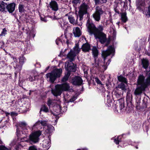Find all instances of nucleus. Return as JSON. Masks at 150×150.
I'll return each instance as SVG.
<instances>
[{
    "label": "nucleus",
    "instance_id": "obj_38",
    "mask_svg": "<svg viewBox=\"0 0 150 150\" xmlns=\"http://www.w3.org/2000/svg\"><path fill=\"white\" fill-rule=\"evenodd\" d=\"M28 150H37V149L35 146H33L29 147Z\"/></svg>",
    "mask_w": 150,
    "mask_h": 150
},
{
    "label": "nucleus",
    "instance_id": "obj_24",
    "mask_svg": "<svg viewBox=\"0 0 150 150\" xmlns=\"http://www.w3.org/2000/svg\"><path fill=\"white\" fill-rule=\"evenodd\" d=\"M117 79L119 81L122 82V83H124L126 84L127 83V79L122 76L120 75L118 76Z\"/></svg>",
    "mask_w": 150,
    "mask_h": 150
},
{
    "label": "nucleus",
    "instance_id": "obj_49",
    "mask_svg": "<svg viewBox=\"0 0 150 150\" xmlns=\"http://www.w3.org/2000/svg\"><path fill=\"white\" fill-rule=\"evenodd\" d=\"M119 23H120L119 22H118L117 23V24H118V25H119Z\"/></svg>",
    "mask_w": 150,
    "mask_h": 150
},
{
    "label": "nucleus",
    "instance_id": "obj_13",
    "mask_svg": "<svg viewBox=\"0 0 150 150\" xmlns=\"http://www.w3.org/2000/svg\"><path fill=\"white\" fill-rule=\"evenodd\" d=\"M67 62L66 63L65 67L68 72L71 71L74 72L76 71V69L73 63H71L69 64Z\"/></svg>",
    "mask_w": 150,
    "mask_h": 150
},
{
    "label": "nucleus",
    "instance_id": "obj_29",
    "mask_svg": "<svg viewBox=\"0 0 150 150\" xmlns=\"http://www.w3.org/2000/svg\"><path fill=\"white\" fill-rule=\"evenodd\" d=\"M121 20L122 22L125 23L127 20V18L126 16V14L125 13H124L121 15Z\"/></svg>",
    "mask_w": 150,
    "mask_h": 150
},
{
    "label": "nucleus",
    "instance_id": "obj_8",
    "mask_svg": "<svg viewBox=\"0 0 150 150\" xmlns=\"http://www.w3.org/2000/svg\"><path fill=\"white\" fill-rule=\"evenodd\" d=\"M110 62V61L109 59L108 60V62H107L106 65L105 64L103 65V63L101 62L99 60L98 61H96L95 66V67H98L99 70L101 72H104L107 68V66H106V65H109ZM104 64H105V63H104Z\"/></svg>",
    "mask_w": 150,
    "mask_h": 150
},
{
    "label": "nucleus",
    "instance_id": "obj_36",
    "mask_svg": "<svg viewBox=\"0 0 150 150\" xmlns=\"http://www.w3.org/2000/svg\"><path fill=\"white\" fill-rule=\"evenodd\" d=\"M0 150H10V149L6 148L4 146L1 145L0 146Z\"/></svg>",
    "mask_w": 150,
    "mask_h": 150
},
{
    "label": "nucleus",
    "instance_id": "obj_9",
    "mask_svg": "<svg viewBox=\"0 0 150 150\" xmlns=\"http://www.w3.org/2000/svg\"><path fill=\"white\" fill-rule=\"evenodd\" d=\"M96 10L93 14V16L94 19L96 21H98L100 18V16L103 13V11L102 8L97 6L96 8Z\"/></svg>",
    "mask_w": 150,
    "mask_h": 150
},
{
    "label": "nucleus",
    "instance_id": "obj_48",
    "mask_svg": "<svg viewBox=\"0 0 150 150\" xmlns=\"http://www.w3.org/2000/svg\"><path fill=\"white\" fill-rule=\"evenodd\" d=\"M14 144H15V143L13 144V143H12L11 144V145H13Z\"/></svg>",
    "mask_w": 150,
    "mask_h": 150
},
{
    "label": "nucleus",
    "instance_id": "obj_46",
    "mask_svg": "<svg viewBox=\"0 0 150 150\" xmlns=\"http://www.w3.org/2000/svg\"><path fill=\"white\" fill-rule=\"evenodd\" d=\"M2 144V142L1 141V139H0V144Z\"/></svg>",
    "mask_w": 150,
    "mask_h": 150
},
{
    "label": "nucleus",
    "instance_id": "obj_41",
    "mask_svg": "<svg viewBox=\"0 0 150 150\" xmlns=\"http://www.w3.org/2000/svg\"><path fill=\"white\" fill-rule=\"evenodd\" d=\"M120 137V136H119L117 137V138L114 139V142L117 144H118L119 142L120 141V140L119 139V138Z\"/></svg>",
    "mask_w": 150,
    "mask_h": 150
},
{
    "label": "nucleus",
    "instance_id": "obj_45",
    "mask_svg": "<svg viewBox=\"0 0 150 150\" xmlns=\"http://www.w3.org/2000/svg\"><path fill=\"white\" fill-rule=\"evenodd\" d=\"M147 9H149V10H150V4L149 5V6H148Z\"/></svg>",
    "mask_w": 150,
    "mask_h": 150
},
{
    "label": "nucleus",
    "instance_id": "obj_52",
    "mask_svg": "<svg viewBox=\"0 0 150 150\" xmlns=\"http://www.w3.org/2000/svg\"><path fill=\"white\" fill-rule=\"evenodd\" d=\"M60 20L61 21H63V19H61Z\"/></svg>",
    "mask_w": 150,
    "mask_h": 150
},
{
    "label": "nucleus",
    "instance_id": "obj_1",
    "mask_svg": "<svg viewBox=\"0 0 150 150\" xmlns=\"http://www.w3.org/2000/svg\"><path fill=\"white\" fill-rule=\"evenodd\" d=\"M86 26L88 31L90 34H94L96 38L98 39L101 43L103 44L106 41V36L102 32L103 28L102 26H100L98 28H96L93 23L88 21L86 24Z\"/></svg>",
    "mask_w": 150,
    "mask_h": 150
},
{
    "label": "nucleus",
    "instance_id": "obj_3",
    "mask_svg": "<svg viewBox=\"0 0 150 150\" xmlns=\"http://www.w3.org/2000/svg\"><path fill=\"white\" fill-rule=\"evenodd\" d=\"M62 72V70L61 69H56L51 72L47 74L46 76L47 80L50 82L53 83L57 78L61 76Z\"/></svg>",
    "mask_w": 150,
    "mask_h": 150
},
{
    "label": "nucleus",
    "instance_id": "obj_6",
    "mask_svg": "<svg viewBox=\"0 0 150 150\" xmlns=\"http://www.w3.org/2000/svg\"><path fill=\"white\" fill-rule=\"evenodd\" d=\"M143 79L142 77H140L139 79L137 80V85L138 87L136 88L134 92V94L136 95H138L141 94L143 91L145 90L146 88L142 83V81Z\"/></svg>",
    "mask_w": 150,
    "mask_h": 150
},
{
    "label": "nucleus",
    "instance_id": "obj_40",
    "mask_svg": "<svg viewBox=\"0 0 150 150\" xmlns=\"http://www.w3.org/2000/svg\"><path fill=\"white\" fill-rule=\"evenodd\" d=\"M95 81L98 84L101 85H102L101 82L98 78H95Z\"/></svg>",
    "mask_w": 150,
    "mask_h": 150
},
{
    "label": "nucleus",
    "instance_id": "obj_14",
    "mask_svg": "<svg viewBox=\"0 0 150 150\" xmlns=\"http://www.w3.org/2000/svg\"><path fill=\"white\" fill-rule=\"evenodd\" d=\"M82 81L81 78L79 76H76L72 79L71 82L73 85H80L82 83Z\"/></svg>",
    "mask_w": 150,
    "mask_h": 150
},
{
    "label": "nucleus",
    "instance_id": "obj_21",
    "mask_svg": "<svg viewBox=\"0 0 150 150\" xmlns=\"http://www.w3.org/2000/svg\"><path fill=\"white\" fill-rule=\"evenodd\" d=\"M92 52L95 58V62L96 61H97L96 60V58L98 56V51L96 47H93L92 49Z\"/></svg>",
    "mask_w": 150,
    "mask_h": 150
},
{
    "label": "nucleus",
    "instance_id": "obj_11",
    "mask_svg": "<svg viewBox=\"0 0 150 150\" xmlns=\"http://www.w3.org/2000/svg\"><path fill=\"white\" fill-rule=\"evenodd\" d=\"M142 77L143 79L142 81V83L146 88L148 86H150V72L146 75L145 79V77L143 75H140L138 77V79H139L140 77Z\"/></svg>",
    "mask_w": 150,
    "mask_h": 150
},
{
    "label": "nucleus",
    "instance_id": "obj_51",
    "mask_svg": "<svg viewBox=\"0 0 150 150\" xmlns=\"http://www.w3.org/2000/svg\"><path fill=\"white\" fill-rule=\"evenodd\" d=\"M23 57H22V58H21L20 59H23Z\"/></svg>",
    "mask_w": 150,
    "mask_h": 150
},
{
    "label": "nucleus",
    "instance_id": "obj_50",
    "mask_svg": "<svg viewBox=\"0 0 150 150\" xmlns=\"http://www.w3.org/2000/svg\"><path fill=\"white\" fill-rule=\"evenodd\" d=\"M56 44H57V45H58V43H57V42H56Z\"/></svg>",
    "mask_w": 150,
    "mask_h": 150
},
{
    "label": "nucleus",
    "instance_id": "obj_16",
    "mask_svg": "<svg viewBox=\"0 0 150 150\" xmlns=\"http://www.w3.org/2000/svg\"><path fill=\"white\" fill-rule=\"evenodd\" d=\"M73 33L75 37H79L81 34L80 30L79 28L76 27L74 28L73 29Z\"/></svg>",
    "mask_w": 150,
    "mask_h": 150
},
{
    "label": "nucleus",
    "instance_id": "obj_5",
    "mask_svg": "<svg viewBox=\"0 0 150 150\" xmlns=\"http://www.w3.org/2000/svg\"><path fill=\"white\" fill-rule=\"evenodd\" d=\"M80 51V49L79 48L78 45L76 44L74 47V51H70L67 56V57L70 60L71 62L74 60L76 54H78Z\"/></svg>",
    "mask_w": 150,
    "mask_h": 150
},
{
    "label": "nucleus",
    "instance_id": "obj_43",
    "mask_svg": "<svg viewBox=\"0 0 150 150\" xmlns=\"http://www.w3.org/2000/svg\"><path fill=\"white\" fill-rule=\"evenodd\" d=\"M79 0H73L72 3L75 4H77L79 2Z\"/></svg>",
    "mask_w": 150,
    "mask_h": 150
},
{
    "label": "nucleus",
    "instance_id": "obj_17",
    "mask_svg": "<svg viewBox=\"0 0 150 150\" xmlns=\"http://www.w3.org/2000/svg\"><path fill=\"white\" fill-rule=\"evenodd\" d=\"M50 141L48 139L44 140L42 142V145L43 148L45 150H47L49 149L50 144Z\"/></svg>",
    "mask_w": 150,
    "mask_h": 150
},
{
    "label": "nucleus",
    "instance_id": "obj_19",
    "mask_svg": "<svg viewBox=\"0 0 150 150\" xmlns=\"http://www.w3.org/2000/svg\"><path fill=\"white\" fill-rule=\"evenodd\" d=\"M81 49L82 51L84 52H88L90 50V46L88 43L84 44L82 45Z\"/></svg>",
    "mask_w": 150,
    "mask_h": 150
},
{
    "label": "nucleus",
    "instance_id": "obj_44",
    "mask_svg": "<svg viewBox=\"0 0 150 150\" xmlns=\"http://www.w3.org/2000/svg\"><path fill=\"white\" fill-rule=\"evenodd\" d=\"M65 37L67 39V40L66 41V42L67 43V44H68L69 43V40L67 38L66 36H65Z\"/></svg>",
    "mask_w": 150,
    "mask_h": 150
},
{
    "label": "nucleus",
    "instance_id": "obj_2",
    "mask_svg": "<svg viewBox=\"0 0 150 150\" xmlns=\"http://www.w3.org/2000/svg\"><path fill=\"white\" fill-rule=\"evenodd\" d=\"M70 87L68 83H65L61 84H57L55 86L54 89H52V93L55 96H60L63 91H68Z\"/></svg>",
    "mask_w": 150,
    "mask_h": 150
},
{
    "label": "nucleus",
    "instance_id": "obj_27",
    "mask_svg": "<svg viewBox=\"0 0 150 150\" xmlns=\"http://www.w3.org/2000/svg\"><path fill=\"white\" fill-rule=\"evenodd\" d=\"M70 75V73L69 72H68L67 74H65L64 77L62 79V82H65L68 79L69 76Z\"/></svg>",
    "mask_w": 150,
    "mask_h": 150
},
{
    "label": "nucleus",
    "instance_id": "obj_20",
    "mask_svg": "<svg viewBox=\"0 0 150 150\" xmlns=\"http://www.w3.org/2000/svg\"><path fill=\"white\" fill-rule=\"evenodd\" d=\"M44 129H46L45 132L47 133H49L53 131L54 129V127L51 125H47L44 128Z\"/></svg>",
    "mask_w": 150,
    "mask_h": 150
},
{
    "label": "nucleus",
    "instance_id": "obj_10",
    "mask_svg": "<svg viewBox=\"0 0 150 150\" xmlns=\"http://www.w3.org/2000/svg\"><path fill=\"white\" fill-rule=\"evenodd\" d=\"M41 132L40 131H37L33 133L30 136V140L34 143L38 142L39 137L41 135Z\"/></svg>",
    "mask_w": 150,
    "mask_h": 150
},
{
    "label": "nucleus",
    "instance_id": "obj_22",
    "mask_svg": "<svg viewBox=\"0 0 150 150\" xmlns=\"http://www.w3.org/2000/svg\"><path fill=\"white\" fill-rule=\"evenodd\" d=\"M40 124L42 126L46 127L47 125V122L45 120H39L34 125V126H35L39 125Z\"/></svg>",
    "mask_w": 150,
    "mask_h": 150
},
{
    "label": "nucleus",
    "instance_id": "obj_15",
    "mask_svg": "<svg viewBox=\"0 0 150 150\" xmlns=\"http://www.w3.org/2000/svg\"><path fill=\"white\" fill-rule=\"evenodd\" d=\"M50 5L53 11H56L58 9V4L55 1H51L50 3Z\"/></svg>",
    "mask_w": 150,
    "mask_h": 150
},
{
    "label": "nucleus",
    "instance_id": "obj_37",
    "mask_svg": "<svg viewBox=\"0 0 150 150\" xmlns=\"http://www.w3.org/2000/svg\"><path fill=\"white\" fill-rule=\"evenodd\" d=\"M7 30L5 29L4 28L3 29L2 31L1 32V33L0 34L1 36H4L6 34Z\"/></svg>",
    "mask_w": 150,
    "mask_h": 150
},
{
    "label": "nucleus",
    "instance_id": "obj_26",
    "mask_svg": "<svg viewBox=\"0 0 150 150\" xmlns=\"http://www.w3.org/2000/svg\"><path fill=\"white\" fill-rule=\"evenodd\" d=\"M68 18L69 21V22L71 23L75 24L76 23V22L75 20V19H74L73 16H69Z\"/></svg>",
    "mask_w": 150,
    "mask_h": 150
},
{
    "label": "nucleus",
    "instance_id": "obj_39",
    "mask_svg": "<svg viewBox=\"0 0 150 150\" xmlns=\"http://www.w3.org/2000/svg\"><path fill=\"white\" fill-rule=\"evenodd\" d=\"M35 79V76L34 77L30 76L28 78V80L30 81H33Z\"/></svg>",
    "mask_w": 150,
    "mask_h": 150
},
{
    "label": "nucleus",
    "instance_id": "obj_35",
    "mask_svg": "<svg viewBox=\"0 0 150 150\" xmlns=\"http://www.w3.org/2000/svg\"><path fill=\"white\" fill-rule=\"evenodd\" d=\"M144 13L148 17H150V10H147L144 12Z\"/></svg>",
    "mask_w": 150,
    "mask_h": 150
},
{
    "label": "nucleus",
    "instance_id": "obj_23",
    "mask_svg": "<svg viewBox=\"0 0 150 150\" xmlns=\"http://www.w3.org/2000/svg\"><path fill=\"white\" fill-rule=\"evenodd\" d=\"M142 64L143 67L145 69H146L149 65L148 61L146 59H143L142 60Z\"/></svg>",
    "mask_w": 150,
    "mask_h": 150
},
{
    "label": "nucleus",
    "instance_id": "obj_4",
    "mask_svg": "<svg viewBox=\"0 0 150 150\" xmlns=\"http://www.w3.org/2000/svg\"><path fill=\"white\" fill-rule=\"evenodd\" d=\"M27 124L24 122H21L18 123V126L17 129V135L18 137L21 136L22 134H25L26 133V126Z\"/></svg>",
    "mask_w": 150,
    "mask_h": 150
},
{
    "label": "nucleus",
    "instance_id": "obj_34",
    "mask_svg": "<svg viewBox=\"0 0 150 150\" xmlns=\"http://www.w3.org/2000/svg\"><path fill=\"white\" fill-rule=\"evenodd\" d=\"M121 102V103L120 104V108L121 110H122L124 107V102L123 100H120Z\"/></svg>",
    "mask_w": 150,
    "mask_h": 150
},
{
    "label": "nucleus",
    "instance_id": "obj_30",
    "mask_svg": "<svg viewBox=\"0 0 150 150\" xmlns=\"http://www.w3.org/2000/svg\"><path fill=\"white\" fill-rule=\"evenodd\" d=\"M117 87L121 89L122 90L125 91L126 90V86L123 83H121L120 84H119Z\"/></svg>",
    "mask_w": 150,
    "mask_h": 150
},
{
    "label": "nucleus",
    "instance_id": "obj_31",
    "mask_svg": "<svg viewBox=\"0 0 150 150\" xmlns=\"http://www.w3.org/2000/svg\"><path fill=\"white\" fill-rule=\"evenodd\" d=\"M96 4H103L106 3L107 0H94Z\"/></svg>",
    "mask_w": 150,
    "mask_h": 150
},
{
    "label": "nucleus",
    "instance_id": "obj_7",
    "mask_svg": "<svg viewBox=\"0 0 150 150\" xmlns=\"http://www.w3.org/2000/svg\"><path fill=\"white\" fill-rule=\"evenodd\" d=\"M89 8V6L85 4H83L80 6L78 12L80 21L83 19V16L87 13V9Z\"/></svg>",
    "mask_w": 150,
    "mask_h": 150
},
{
    "label": "nucleus",
    "instance_id": "obj_47",
    "mask_svg": "<svg viewBox=\"0 0 150 150\" xmlns=\"http://www.w3.org/2000/svg\"><path fill=\"white\" fill-rule=\"evenodd\" d=\"M5 113L6 114V115H9L10 114V113H8V112H6V113Z\"/></svg>",
    "mask_w": 150,
    "mask_h": 150
},
{
    "label": "nucleus",
    "instance_id": "obj_32",
    "mask_svg": "<svg viewBox=\"0 0 150 150\" xmlns=\"http://www.w3.org/2000/svg\"><path fill=\"white\" fill-rule=\"evenodd\" d=\"M47 104L49 107L53 106L54 105L52 100L50 99L48 100Z\"/></svg>",
    "mask_w": 150,
    "mask_h": 150
},
{
    "label": "nucleus",
    "instance_id": "obj_33",
    "mask_svg": "<svg viewBox=\"0 0 150 150\" xmlns=\"http://www.w3.org/2000/svg\"><path fill=\"white\" fill-rule=\"evenodd\" d=\"M43 111L45 112H47L49 111L47 107L45 105L42 106L41 109L40 111Z\"/></svg>",
    "mask_w": 150,
    "mask_h": 150
},
{
    "label": "nucleus",
    "instance_id": "obj_53",
    "mask_svg": "<svg viewBox=\"0 0 150 150\" xmlns=\"http://www.w3.org/2000/svg\"><path fill=\"white\" fill-rule=\"evenodd\" d=\"M71 100V101H72V100H71H71Z\"/></svg>",
    "mask_w": 150,
    "mask_h": 150
},
{
    "label": "nucleus",
    "instance_id": "obj_12",
    "mask_svg": "<svg viewBox=\"0 0 150 150\" xmlns=\"http://www.w3.org/2000/svg\"><path fill=\"white\" fill-rule=\"evenodd\" d=\"M115 52V49L113 46H109L107 49L103 51L102 52V56L104 58V61L106 59V57L109 56L110 54L113 53Z\"/></svg>",
    "mask_w": 150,
    "mask_h": 150
},
{
    "label": "nucleus",
    "instance_id": "obj_25",
    "mask_svg": "<svg viewBox=\"0 0 150 150\" xmlns=\"http://www.w3.org/2000/svg\"><path fill=\"white\" fill-rule=\"evenodd\" d=\"M6 8H7V4L2 2L0 4V10L2 11H5Z\"/></svg>",
    "mask_w": 150,
    "mask_h": 150
},
{
    "label": "nucleus",
    "instance_id": "obj_28",
    "mask_svg": "<svg viewBox=\"0 0 150 150\" xmlns=\"http://www.w3.org/2000/svg\"><path fill=\"white\" fill-rule=\"evenodd\" d=\"M24 6L22 3H20L18 6V9L19 12L21 13L24 12L25 11V9L24 8Z\"/></svg>",
    "mask_w": 150,
    "mask_h": 150
},
{
    "label": "nucleus",
    "instance_id": "obj_42",
    "mask_svg": "<svg viewBox=\"0 0 150 150\" xmlns=\"http://www.w3.org/2000/svg\"><path fill=\"white\" fill-rule=\"evenodd\" d=\"M27 136H26V137H24L23 138H22L21 139V142H27L28 141V138H27Z\"/></svg>",
    "mask_w": 150,
    "mask_h": 150
},
{
    "label": "nucleus",
    "instance_id": "obj_18",
    "mask_svg": "<svg viewBox=\"0 0 150 150\" xmlns=\"http://www.w3.org/2000/svg\"><path fill=\"white\" fill-rule=\"evenodd\" d=\"M15 5V4L13 3L10 4L8 5L7 4V9L9 12L11 13L14 10Z\"/></svg>",
    "mask_w": 150,
    "mask_h": 150
}]
</instances>
